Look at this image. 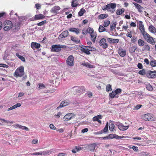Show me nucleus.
Wrapping results in <instances>:
<instances>
[{"mask_svg":"<svg viewBox=\"0 0 156 156\" xmlns=\"http://www.w3.org/2000/svg\"><path fill=\"white\" fill-rule=\"evenodd\" d=\"M2 26L4 30L7 31L10 30L12 28L13 24L11 21L6 20L3 22Z\"/></svg>","mask_w":156,"mask_h":156,"instance_id":"f257e3e1","label":"nucleus"},{"mask_svg":"<svg viewBox=\"0 0 156 156\" xmlns=\"http://www.w3.org/2000/svg\"><path fill=\"white\" fill-rule=\"evenodd\" d=\"M24 68L23 66H21L18 68L15 71L14 76L17 77H22L24 74Z\"/></svg>","mask_w":156,"mask_h":156,"instance_id":"f03ea898","label":"nucleus"},{"mask_svg":"<svg viewBox=\"0 0 156 156\" xmlns=\"http://www.w3.org/2000/svg\"><path fill=\"white\" fill-rule=\"evenodd\" d=\"M116 7V4L115 3H112L107 5L103 8V10H107L108 11H112L113 12L115 11L114 9Z\"/></svg>","mask_w":156,"mask_h":156,"instance_id":"7ed1b4c3","label":"nucleus"},{"mask_svg":"<svg viewBox=\"0 0 156 156\" xmlns=\"http://www.w3.org/2000/svg\"><path fill=\"white\" fill-rule=\"evenodd\" d=\"M66 47L65 45H53L51 46V51L53 52H58L61 50V48H64Z\"/></svg>","mask_w":156,"mask_h":156,"instance_id":"20e7f679","label":"nucleus"},{"mask_svg":"<svg viewBox=\"0 0 156 156\" xmlns=\"http://www.w3.org/2000/svg\"><path fill=\"white\" fill-rule=\"evenodd\" d=\"M142 119L145 121H154V119L151 115L149 114L144 115L142 116Z\"/></svg>","mask_w":156,"mask_h":156,"instance_id":"39448f33","label":"nucleus"},{"mask_svg":"<svg viewBox=\"0 0 156 156\" xmlns=\"http://www.w3.org/2000/svg\"><path fill=\"white\" fill-rule=\"evenodd\" d=\"M145 39L148 42L152 44H154L155 42L153 38L148 34H147L144 37Z\"/></svg>","mask_w":156,"mask_h":156,"instance_id":"423d86ee","label":"nucleus"},{"mask_svg":"<svg viewBox=\"0 0 156 156\" xmlns=\"http://www.w3.org/2000/svg\"><path fill=\"white\" fill-rule=\"evenodd\" d=\"M74 57L72 55L69 56L66 60V63L69 66H72L73 65Z\"/></svg>","mask_w":156,"mask_h":156,"instance_id":"0eeeda50","label":"nucleus"},{"mask_svg":"<svg viewBox=\"0 0 156 156\" xmlns=\"http://www.w3.org/2000/svg\"><path fill=\"white\" fill-rule=\"evenodd\" d=\"M70 103V101L68 100L63 101L61 102L60 105L57 108V109H58L62 107L66 106L68 105Z\"/></svg>","mask_w":156,"mask_h":156,"instance_id":"6e6552de","label":"nucleus"},{"mask_svg":"<svg viewBox=\"0 0 156 156\" xmlns=\"http://www.w3.org/2000/svg\"><path fill=\"white\" fill-rule=\"evenodd\" d=\"M106 40L105 38H102L99 42V44L101 46H102L103 48L105 49L107 48L108 44L105 43Z\"/></svg>","mask_w":156,"mask_h":156,"instance_id":"1a4fd4ad","label":"nucleus"},{"mask_svg":"<svg viewBox=\"0 0 156 156\" xmlns=\"http://www.w3.org/2000/svg\"><path fill=\"white\" fill-rule=\"evenodd\" d=\"M12 127L13 128L15 129L19 128L20 129H21L23 130H26L27 131H28L29 130V129L28 128L24 126H23L21 125H20L19 124H16L15 125H13L12 126Z\"/></svg>","mask_w":156,"mask_h":156,"instance_id":"9d476101","label":"nucleus"},{"mask_svg":"<svg viewBox=\"0 0 156 156\" xmlns=\"http://www.w3.org/2000/svg\"><path fill=\"white\" fill-rule=\"evenodd\" d=\"M156 73V71H149L146 73V76L147 77L150 78H153L154 77L155 74L154 73Z\"/></svg>","mask_w":156,"mask_h":156,"instance_id":"9b49d317","label":"nucleus"},{"mask_svg":"<svg viewBox=\"0 0 156 156\" xmlns=\"http://www.w3.org/2000/svg\"><path fill=\"white\" fill-rule=\"evenodd\" d=\"M60 9V8L59 6H55L51 8V12L55 14H57L58 13V11Z\"/></svg>","mask_w":156,"mask_h":156,"instance_id":"f8f14e48","label":"nucleus"},{"mask_svg":"<svg viewBox=\"0 0 156 156\" xmlns=\"http://www.w3.org/2000/svg\"><path fill=\"white\" fill-rule=\"evenodd\" d=\"M69 32L67 30H66L62 32L59 36V40H61L63 38H65L68 35Z\"/></svg>","mask_w":156,"mask_h":156,"instance_id":"ddd939ff","label":"nucleus"},{"mask_svg":"<svg viewBox=\"0 0 156 156\" xmlns=\"http://www.w3.org/2000/svg\"><path fill=\"white\" fill-rule=\"evenodd\" d=\"M117 124L119 129L122 131L126 130L129 127V126H123L120 123H118Z\"/></svg>","mask_w":156,"mask_h":156,"instance_id":"4468645a","label":"nucleus"},{"mask_svg":"<svg viewBox=\"0 0 156 156\" xmlns=\"http://www.w3.org/2000/svg\"><path fill=\"white\" fill-rule=\"evenodd\" d=\"M107 39L108 42L110 44L111 43H118L119 40V39H113L110 38H107Z\"/></svg>","mask_w":156,"mask_h":156,"instance_id":"2eb2a0df","label":"nucleus"},{"mask_svg":"<svg viewBox=\"0 0 156 156\" xmlns=\"http://www.w3.org/2000/svg\"><path fill=\"white\" fill-rule=\"evenodd\" d=\"M73 115V114L72 113L67 114L64 116L63 119L65 121L70 120L72 118Z\"/></svg>","mask_w":156,"mask_h":156,"instance_id":"dca6fc26","label":"nucleus"},{"mask_svg":"<svg viewBox=\"0 0 156 156\" xmlns=\"http://www.w3.org/2000/svg\"><path fill=\"white\" fill-rule=\"evenodd\" d=\"M118 53L121 56L124 57L125 56L126 52L125 50L119 49L118 50Z\"/></svg>","mask_w":156,"mask_h":156,"instance_id":"f3484780","label":"nucleus"},{"mask_svg":"<svg viewBox=\"0 0 156 156\" xmlns=\"http://www.w3.org/2000/svg\"><path fill=\"white\" fill-rule=\"evenodd\" d=\"M133 4L136 8L138 9L139 12H143V7H142L140 5L136 3H133Z\"/></svg>","mask_w":156,"mask_h":156,"instance_id":"a211bd4d","label":"nucleus"},{"mask_svg":"<svg viewBox=\"0 0 156 156\" xmlns=\"http://www.w3.org/2000/svg\"><path fill=\"white\" fill-rule=\"evenodd\" d=\"M21 106V104L20 103H17L16 104V105H14L13 106L10 107V108H8L7 109L8 111H9L11 110H12L13 109H15L17 107H19Z\"/></svg>","mask_w":156,"mask_h":156,"instance_id":"6ab92c4d","label":"nucleus"},{"mask_svg":"<svg viewBox=\"0 0 156 156\" xmlns=\"http://www.w3.org/2000/svg\"><path fill=\"white\" fill-rule=\"evenodd\" d=\"M31 47L34 49V48H38L40 47V44L35 42H32L31 45Z\"/></svg>","mask_w":156,"mask_h":156,"instance_id":"aec40b11","label":"nucleus"},{"mask_svg":"<svg viewBox=\"0 0 156 156\" xmlns=\"http://www.w3.org/2000/svg\"><path fill=\"white\" fill-rule=\"evenodd\" d=\"M81 65L89 68H92L94 67L93 65L88 62H83L81 64Z\"/></svg>","mask_w":156,"mask_h":156,"instance_id":"412c9836","label":"nucleus"},{"mask_svg":"<svg viewBox=\"0 0 156 156\" xmlns=\"http://www.w3.org/2000/svg\"><path fill=\"white\" fill-rule=\"evenodd\" d=\"M139 29L140 30L141 33L143 35L144 37L147 34L145 31V29L144 28V25H141V26H140V27H139Z\"/></svg>","mask_w":156,"mask_h":156,"instance_id":"4be33fe9","label":"nucleus"},{"mask_svg":"<svg viewBox=\"0 0 156 156\" xmlns=\"http://www.w3.org/2000/svg\"><path fill=\"white\" fill-rule=\"evenodd\" d=\"M96 146V145L95 144H91L88 146V149L91 151H93L94 150Z\"/></svg>","mask_w":156,"mask_h":156,"instance_id":"5701e85b","label":"nucleus"},{"mask_svg":"<svg viewBox=\"0 0 156 156\" xmlns=\"http://www.w3.org/2000/svg\"><path fill=\"white\" fill-rule=\"evenodd\" d=\"M91 39L93 43H94L95 41L96 37L97 34L95 33H91L90 34Z\"/></svg>","mask_w":156,"mask_h":156,"instance_id":"b1692460","label":"nucleus"},{"mask_svg":"<svg viewBox=\"0 0 156 156\" xmlns=\"http://www.w3.org/2000/svg\"><path fill=\"white\" fill-rule=\"evenodd\" d=\"M149 30L150 32L152 33H156V29L152 25L150 26Z\"/></svg>","mask_w":156,"mask_h":156,"instance_id":"393cba45","label":"nucleus"},{"mask_svg":"<svg viewBox=\"0 0 156 156\" xmlns=\"http://www.w3.org/2000/svg\"><path fill=\"white\" fill-rule=\"evenodd\" d=\"M108 16V14H102L99 15L98 16V18L99 19H103L107 17Z\"/></svg>","mask_w":156,"mask_h":156,"instance_id":"a878e982","label":"nucleus"},{"mask_svg":"<svg viewBox=\"0 0 156 156\" xmlns=\"http://www.w3.org/2000/svg\"><path fill=\"white\" fill-rule=\"evenodd\" d=\"M20 23L19 22H17L15 24L14 30L15 31H17L20 29Z\"/></svg>","mask_w":156,"mask_h":156,"instance_id":"bb28decb","label":"nucleus"},{"mask_svg":"<svg viewBox=\"0 0 156 156\" xmlns=\"http://www.w3.org/2000/svg\"><path fill=\"white\" fill-rule=\"evenodd\" d=\"M69 30L72 32H75L76 34H78L80 33V29L76 28H72L69 29Z\"/></svg>","mask_w":156,"mask_h":156,"instance_id":"cd10ccee","label":"nucleus"},{"mask_svg":"<svg viewBox=\"0 0 156 156\" xmlns=\"http://www.w3.org/2000/svg\"><path fill=\"white\" fill-rule=\"evenodd\" d=\"M113 23H111L110 24V30L111 31H113L116 27V22H113Z\"/></svg>","mask_w":156,"mask_h":156,"instance_id":"c85d7f7f","label":"nucleus"},{"mask_svg":"<svg viewBox=\"0 0 156 156\" xmlns=\"http://www.w3.org/2000/svg\"><path fill=\"white\" fill-rule=\"evenodd\" d=\"M44 17V16L42 14L36 15L35 16V18L36 20L42 19Z\"/></svg>","mask_w":156,"mask_h":156,"instance_id":"c756f323","label":"nucleus"},{"mask_svg":"<svg viewBox=\"0 0 156 156\" xmlns=\"http://www.w3.org/2000/svg\"><path fill=\"white\" fill-rule=\"evenodd\" d=\"M98 31L99 32H102L104 31H106V29L105 28L104 26L100 25L98 29Z\"/></svg>","mask_w":156,"mask_h":156,"instance_id":"7c9ffc66","label":"nucleus"},{"mask_svg":"<svg viewBox=\"0 0 156 156\" xmlns=\"http://www.w3.org/2000/svg\"><path fill=\"white\" fill-rule=\"evenodd\" d=\"M143 46V51H149L150 50V47L147 44H145Z\"/></svg>","mask_w":156,"mask_h":156,"instance_id":"2f4dec72","label":"nucleus"},{"mask_svg":"<svg viewBox=\"0 0 156 156\" xmlns=\"http://www.w3.org/2000/svg\"><path fill=\"white\" fill-rule=\"evenodd\" d=\"M102 119V116L101 115H99L97 116L94 117L93 118V120L94 121H97L98 119Z\"/></svg>","mask_w":156,"mask_h":156,"instance_id":"473e14b6","label":"nucleus"},{"mask_svg":"<svg viewBox=\"0 0 156 156\" xmlns=\"http://www.w3.org/2000/svg\"><path fill=\"white\" fill-rule=\"evenodd\" d=\"M71 39L72 41L75 42L76 43L78 44L80 42V40H77L76 38L73 36L71 37Z\"/></svg>","mask_w":156,"mask_h":156,"instance_id":"72a5a7b5","label":"nucleus"},{"mask_svg":"<svg viewBox=\"0 0 156 156\" xmlns=\"http://www.w3.org/2000/svg\"><path fill=\"white\" fill-rule=\"evenodd\" d=\"M138 43V45L140 46H142L144 45V42L141 39H139Z\"/></svg>","mask_w":156,"mask_h":156,"instance_id":"f704fd0d","label":"nucleus"},{"mask_svg":"<svg viewBox=\"0 0 156 156\" xmlns=\"http://www.w3.org/2000/svg\"><path fill=\"white\" fill-rule=\"evenodd\" d=\"M81 50L87 55H89L90 54V52L87 48H82L81 49Z\"/></svg>","mask_w":156,"mask_h":156,"instance_id":"c9c22d12","label":"nucleus"},{"mask_svg":"<svg viewBox=\"0 0 156 156\" xmlns=\"http://www.w3.org/2000/svg\"><path fill=\"white\" fill-rule=\"evenodd\" d=\"M16 55L22 61L24 62L25 59V58L23 56L19 55L18 53H16Z\"/></svg>","mask_w":156,"mask_h":156,"instance_id":"e433bc0d","label":"nucleus"},{"mask_svg":"<svg viewBox=\"0 0 156 156\" xmlns=\"http://www.w3.org/2000/svg\"><path fill=\"white\" fill-rule=\"evenodd\" d=\"M137 48L136 47L133 46L131 47L129 49V51L130 53H133L135 52Z\"/></svg>","mask_w":156,"mask_h":156,"instance_id":"4c0bfd02","label":"nucleus"},{"mask_svg":"<svg viewBox=\"0 0 156 156\" xmlns=\"http://www.w3.org/2000/svg\"><path fill=\"white\" fill-rule=\"evenodd\" d=\"M110 22L109 20H105L103 23V26L105 27H108L110 24Z\"/></svg>","mask_w":156,"mask_h":156,"instance_id":"58836bf2","label":"nucleus"},{"mask_svg":"<svg viewBox=\"0 0 156 156\" xmlns=\"http://www.w3.org/2000/svg\"><path fill=\"white\" fill-rule=\"evenodd\" d=\"M85 12V10L84 9L82 8L78 12V15L80 16H82L84 13Z\"/></svg>","mask_w":156,"mask_h":156,"instance_id":"ea45409f","label":"nucleus"},{"mask_svg":"<svg viewBox=\"0 0 156 156\" xmlns=\"http://www.w3.org/2000/svg\"><path fill=\"white\" fill-rule=\"evenodd\" d=\"M82 149L81 147H76V148L72 150V152L74 153H76V152H77Z\"/></svg>","mask_w":156,"mask_h":156,"instance_id":"a19ab883","label":"nucleus"},{"mask_svg":"<svg viewBox=\"0 0 156 156\" xmlns=\"http://www.w3.org/2000/svg\"><path fill=\"white\" fill-rule=\"evenodd\" d=\"M114 128V125L113 124V123L112 122H111L109 124V130L111 131H112L113 130Z\"/></svg>","mask_w":156,"mask_h":156,"instance_id":"79ce46f5","label":"nucleus"},{"mask_svg":"<svg viewBox=\"0 0 156 156\" xmlns=\"http://www.w3.org/2000/svg\"><path fill=\"white\" fill-rule=\"evenodd\" d=\"M116 94V93L115 92V91H113L109 94V96L111 98H113L115 97V96Z\"/></svg>","mask_w":156,"mask_h":156,"instance_id":"37998d69","label":"nucleus"},{"mask_svg":"<svg viewBox=\"0 0 156 156\" xmlns=\"http://www.w3.org/2000/svg\"><path fill=\"white\" fill-rule=\"evenodd\" d=\"M150 65L151 66H156V60H154L150 62Z\"/></svg>","mask_w":156,"mask_h":156,"instance_id":"c03bdc74","label":"nucleus"},{"mask_svg":"<svg viewBox=\"0 0 156 156\" xmlns=\"http://www.w3.org/2000/svg\"><path fill=\"white\" fill-rule=\"evenodd\" d=\"M106 90L107 92L111 91L112 90L111 87L110 85L108 84L107 85L106 87Z\"/></svg>","mask_w":156,"mask_h":156,"instance_id":"a18cd8bd","label":"nucleus"},{"mask_svg":"<svg viewBox=\"0 0 156 156\" xmlns=\"http://www.w3.org/2000/svg\"><path fill=\"white\" fill-rule=\"evenodd\" d=\"M138 73L139 74L141 75H144L145 74V70L143 69L142 70L139 71Z\"/></svg>","mask_w":156,"mask_h":156,"instance_id":"49530a36","label":"nucleus"},{"mask_svg":"<svg viewBox=\"0 0 156 156\" xmlns=\"http://www.w3.org/2000/svg\"><path fill=\"white\" fill-rule=\"evenodd\" d=\"M124 12V11L122 10V9L118 10L117 11L116 14L117 15H119L122 14V13H123Z\"/></svg>","mask_w":156,"mask_h":156,"instance_id":"de8ad7c7","label":"nucleus"},{"mask_svg":"<svg viewBox=\"0 0 156 156\" xmlns=\"http://www.w3.org/2000/svg\"><path fill=\"white\" fill-rule=\"evenodd\" d=\"M146 88L149 91H151L153 89L152 87L149 84L147 85Z\"/></svg>","mask_w":156,"mask_h":156,"instance_id":"09e8293b","label":"nucleus"},{"mask_svg":"<svg viewBox=\"0 0 156 156\" xmlns=\"http://www.w3.org/2000/svg\"><path fill=\"white\" fill-rule=\"evenodd\" d=\"M71 5L72 7H73L77 6L78 5L77 2L75 1H73Z\"/></svg>","mask_w":156,"mask_h":156,"instance_id":"8fccbe9b","label":"nucleus"},{"mask_svg":"<svg viewBox=\"0 0 156 156\" xmlns=\"http://www.w3.org/2000/svg\"><path fill=\"white\" fill-rule=\"evenodd\" d=\"M108 123L107 122L105 127L103 129L104 132L105 133L108 131Z\"/></svg>","mask_w":156,"mask_h":156,"instance_id":"3c124183","label":"nucleus"},{"mask_svg":"<svg viewBox=\"0 0 156 156\" xmlns=\"http://www.w3.org/2000/svg\"><path fill=\"white\" fill-rule=\"evenodd\" d=\"M46 22V20H44V21L41 22L37 23V25L38 26H41L43 25Z\"/></svg>","mask_w":156,"mask_h":156,"instance_id":"603ef678","label":"nucleus"},{"mask_svg":"<svg viewBox=\"0 0 156 156\" xmlns=\"http://www.w3.org/2000/svg\"><path fill=\"white\" fill-rule=\"evenodd\" d=\"M136 41H137V38L136 37L133 36L131 38V41L133 43H135Z\"/></svg>","mask_w":156,"mask_h":156,"instance_id":"864d4df0","label":"nucleus"},{"mask_svg":"<svg viewBox=\"0 0 156 156\" xmlns=\"http://www.w3.org/2000/svg\"><path fill=\"white\" fill-rule=\"evenodd\" d=\"M39 88L40 89H44L45 87L44 85L42 83H39Z\"/></svg>","mask_w":156,"mask_h":156,"instance_id":"5fc2aeb1","label":"nucleus"},{"mask_svg":"<svg viewBox=\"0 0 156 156\" xmlns=\"http://www.w3.org/2000/svg\"><path fill=\"white\" fill-rule=\"evenodd\" d=\"M88 33H89L91 34V33H94V30L92 28L89 27L88 28Z\"/></svg>","mask_w":156,"mask_h":156,"instance_id":"6e6d98bb","label":"nucleus"},{"mask_svg":"<svg viewBox=\"0 0 156 156\" xmlns=\"http://www.w3.org/2000/svg\"><path fill=\"white\" fill-rule=\"evenodd\" d=\"M115 91L116 93V94H117L120 93L122 91V90L120 88H118Z\"/></svg>","mask_w":156,"mask_h":156,"instance_id":"4d7b16f0","label":"nucleus"},{"mask_svg":"<svg viewBox=\"0 0 156 156\" xmlns=\"http://www.w3.org/2000/svg\"><path fill=\"white\" fill-rule=\"evenodd\" d=\"M35 7L37 9H40L41 8L40 5L38 3L35 4Z\"/></svg>","mask_w":156,"mask_h":156,"instance_id":"13d9d810","label":"nucleus"},{"mask_svg":"<svg viewBox=\"0 0 156 156\" xmlns=\"http://www.w3.org/2000/svg\"><path fill=\"white\" fill-rule=\"evenodd\" d=\"M32 155H42V154L41 152H36L35 153H33L32 154Z\"/></svg>","mask_w":156,"mask_h":156,"instance_id":"bf43d9fd","label":"nucleus"},{"mask_svg":"<svg viewBox=\"0 0 156 156\" xmlns=\"http://www.w3.org/2000/svg\"><path fill=\"white\" fill-rule=\"evenodd\" d=\"M138 67L140 69H142L143 68V66L141 63H138L137 65Z\"/></svg>","mask_w":156,"mask_h":156,"instance_id":"052dcab7","label":"nucleus"},{"mask_svg":"<svg viewBox=\"0 0 156 156\" xmlns=\"http://www.w3.org/2000/svg\"><path fill=\"white\" fill-rule=\"evenodd\" d=\"M38 142V140L37 139H34L32 140V143L34 144H36Z\"/></svg>","mask_w":156,"mask_h":156,"instance_id":"680f3d73","label":"nucleus"},{"mask_svg":"<svg viewBox=\"0 0 156 156\" xmlns=\"http://www.w3.org/2000/svg\"><path fill=\"white\" fill-rule=\"evenodd\" d=\"M0 67H8V66L5 64H0Z\"/></svg>","mask_w":156,"mask_h":156,"instance_id":"e2e57ef3","label":"nucleus"},{"mask_svg":"<svg viewBox=\"0 0 156 156\" xmlns=\"http://www.w3.org/2000/svg\"><path fill=\"white\" fill-rule=\"evenodd\" d=\"M49 127L51 129H55V127L54 126L51 124L50 125Z\"/></svg>","mask_w":156,"mask_h":156,"instance_id":"0e129e2a","label":"nucleus"},{"mask_svg":"<svg viewBox=\"0 0 156 156\" xmlns=\"http://www.w3.org/2000/svg\"><path fill=\"white\" fill-rule=\"evenodd\" d=\"M142 106V105H137L135 107V108L136 109L138 110Z\"/></svg>","mask_w":156,"mask_h":156,"instance_id":"69168bd1","label":"nucleus"},{"mask_svg":"<svg viewBox=\"0 0 156 156\" xmlns=\"http://www.w3.org/2000/svg\"><path fill=\"white\" fill-rule=\"evenodd\" d=\"M88 131V129L87 128H85L81 130V132L82 133H84L87 132Z\"/></svg>","mask_w":156,"mask_h":156,"instance_id":"338daca9","label":"nucleus"},{"mask_svg":"<svg viewBox=\"0 0 156 156\" xmlns=\"http://www.w3.org/2000/svg\"><path fill=\"white\" fill-rule=\"evenodd\" d=\"M66 155V154L65 153H59L58 154V156H65Z\"/></svg>","mask_w":156,"mask_h":156,"instance_id":"774afa93","label":"nucleus"}]
</instances>
